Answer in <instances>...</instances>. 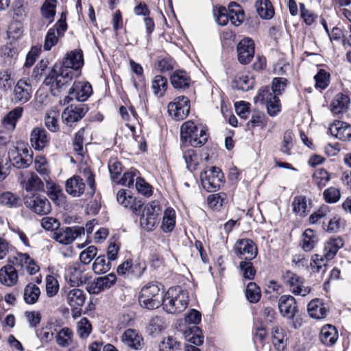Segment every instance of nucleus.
<instances>
[{"instance_id":"obj_1","label":"nucleus","mask_w":351,"mask_h":351,"mask_svg":"<svg viewBox=\"0 0 351 351\" xmlns=\"http://www.w3.org/2000/svg\"><path fill=\"white\" fill-rule=\"evenodd\" d=\"M84 64L82 50H74L66 53L62 63H56L44 83L50 86L53 95H58L61 89L70 83L73 77V70Z\"/></svg>"},{"instance_id":"obj_2","label":"nucleus","mask_w":351,"mask_h":351,"mask_svg":"<svg viewBox=\"0 0 351 351\" xmlns=\"http://www.w3.org/2000/svg\"><path fill=\"white\" fill-rule=\"evenodd\" d=\"M188 302L187 291L180 287H174L167 290L161 304L166 312L179 313L186 309Z\"/></svg>"},{"instance_id":"obj_3","label":"nucleus","mask_w":351,"mask_h":351,"mask_svg":"<svg viewBox=\"0 0 351 351\" xmlns=\"http://www.w3.org/2000/svg\"><path fill=\"white\" fill-rule=\"evenodd\" d=\"M206 128L202 125L188 121L182 123L180 128V138L184 142H188L193 147H201L208 138Z\"/></svg>"},{"instance_id":"obj_4","label":"nucleus","mask_w":351,"mask_h":351,"mask_svg":"<svg viewBox=\"0 0 351 351\" xmlns=\"http://www.w3.org/2000/svg\"><path fill=\"white\" fill-rule=\"evenodd\" d=\"M162 285L156 281L149 282L141 290L138 302L141 307L149 310L158 308L164 296L161 293Z\"/></svg>"},{"instance_id":"obj_5","label":"nucleus","mask_w":351,"mask_h":351,"mask_svg":"<svg viewBox=\"0 0 351 351\" xmlns=\"http://www.w3.org/2000/svg\"><path fill=\"white\" fill-rule=\"evenodd\" d=\"M216 21L219 25H226L230 21L234 26L240 25L244 21V12L237 2H230L228 8L220 7L214 12Z\"/></svg>"},{"instance_id":"obj_6","label":"nucleus","mask_w":351,"mask_h":351,"mask_svg":"<svg viewBox=\"0 0 351 351\" xmlns=\"http://www.w3.org/2000/svg\"><path fill=\"white\" fill-rule=\"evenodd\" d=\"M223 173L217 167H207L200 173L203 188L208 192L218 191L224 182Z\"/></svg>"},{"instance_id":"obj_7","label":"nucleus","mask_w":351,"mask_h":351,"mask_svg":"<svg viewBox=\"0 0 351 351\" xmlns=\"http://www.w3.org/2000/svg\"><path fill=\"white\" fill-rule=\"evenodd\" d=\"M285 286L295 295L306 296L311 292V287L305 285L304 280L291 271H286L282 276Z\"/></svg>"},{"instance_id":"obj_8","label":"nucleus","mask_w":351,"mask_h":351,"mask_svg":"<svg viewBox=\"0 0 351 351\" xmlns=\"http://www.w3.org/2000/svg\"><path fill=\"white\" fill-rule=\"evenodd\" d=\"M161 213L162 208L158 201H152L148 203L140 219L141 227L147 231L153 230L159 221V216Z\"/></svg>"},{"instance_id":"obj_9","label":"nucleus","mask_w":351,"mask_h":351,"mask_svg":"<svg viewBox=\"0 0 351 351\" xmlns=\"http://www.w3.org/2000/svg\"><path fill=\"white\" fill-rule=\"evenodd\" d=\"M255 103L265 104L267 112L270 116H275L280 110V103L278 95L266 86L261 88L254 97Z\"/></svg>"},{"instance_id":"obj_10","label":"nucleus","mask_w":351,"mask_h":351,"mask_svg":"<svg viewBox=\"0 0 351 351\" xmlns=\"http://www.w3.org/2000/svg\"><path fill=\"white\" fill-rule=\"evenodd\" d=\"M189 111V99L184 95L176 97L168 105L169 115L178 121L184 119L188 116Z\"/></svg>"},{"instance_id":"obj_11","label":"nucleus","mask_w":351,"mask_h":351,"mask_svg":"<svg viewBox=\"0 0 351 351\" xmlns=\"http://www.w3.org/2000/svg\"><path fill=\"white\" fill-rule=\"evenodd\" d=\"M19 181L23 189L28 193L44 191V183L34 172L25 171L21 173Z\"/></svg>"},{"instance_id":"obj_12","label":"nucleus","mask_w":351,"mask_h":351,"mask_svg":"<svg viewBox=\"0 0 351 351\" xmlns=\"http://www.w3.org/2000/svg\"><path fill=\"white\" fill-rule=\"evenodd\" d=\"M85 228L81 226L66 227L65 228H58L54 232L53 238L57 242L69 245L82 234H84Z\"/></svg>"},{"instance_id":"obj_13","label":"nucleus","mask_w":351,"mask_h":351,"mask_svg":"<svg viewBox=\"0 0 351 351\" xmlns=\"http://www.w3.org/2000/svg\"><path fill=\"white\" fill-rule=\"evenodd\" d=\"M88 108L85 104L71 105L66 107L62 113V122L68 126L81 120L88 112Z\"/></svg>"},{"instance_id":"obj_14","label":"nucleus","mask_w":351,"mask_h":351,"mask_svg":"<svg viewBox=\"0 0 351 351\" xmlns=\"http://www.w3.org/2000/svg\"><path fill=\"white\" fill-rule=\"evenodd\" d=\"M235 254L241 260L252 261L257 255V248L250 239H243L236 242L234 246Z\"/></svg>"},{"instance_id":"obj_15","label":"nucleus","mask_w":351,"mask_h":351,"mask_svg":"<svg viewBox=\"0 0 351 351\" xmlns=\"http://www.w3.org/2000/svg\"><path fill=\"white\" fill-rule=\"evenodd\" d=\"M237 58L241 64H248L254 57V42L250 38L239 41L237 47Z\"/></svg>"},{"instance_id":"obj_16","label":"nucleus","mask_w":351,"mask_h":351,"mask_svg":"<svg viewBox=\"0 0 351 351\" xmlns=\"http://www.w3.org/2000/svg\"><path fill=\"white\" fill-rule=\"evenodd\" d=\"M25 204L32 212L40 215H47L51 210L49 201L46 197L40 195H33L27 198Z\"/></svg>"},{"instance_id":"obj_17","label":"nucleus","mask_w":351,"mask_h":351,"mask_svg":"<svg viewBox=\"0 0 351 351\" xmlns=\"http://www.w3.org/2000/svg\"><path fill=\"white\" fill-rule=\"evenodd\" d=\"M117 281L114 274L111 273L107 276L99 277L90 283L87 287V291L90 294H99L103 291L110 289Z\"/></svg>"},{"instance_id":"obj_18","label":"nucleus","mask_w":351,"mask_h":351,"mask_svg":"<svg viewBox=\"0 0 351 351\" xmlns=\"http://www.w3.org/2000/svg\"><path fill=\"white\" fill-rule=\"evenodd\" d=\"M278 308L284 317L293 320L295 313L298 312L295 299L290 295H282L278 301Z\"/></svg>"},{"instance_id":"obj_19","label":"nucleus","mask_w":351,"mask_h":351,"mask_svg":"<svg viewBox=\"0 0 351 351\" xmlns=\"http://www.w3.org/2000/svg\"><path fill=\"white\" fill-rule=\"evenodd\" d=\"M29 141L36 150L41 151L49 145V137L45 128L36 127L30 133Z\"/></svg>"},{"instance_id":"obj_20","label":"nucleus","mask_w":351,"mask_h":351,"mask_svg":"<svg viewBox=\"0 0 351 351\" xmlns=\"http://www.w3.org/2000/svg\"><path fill=\"white\" fill-rule=\"evenodd\" d=\"M69 93L73 95L78 101H85L91 95L93 88L88 82L78 81L74 82Z\"/></svg>"},{"instance_id":"obj_21","label":"nucleus","mask_w":351,"mask_h":351,"mask_svg":"<svg viewBox=\"0 0 351 351\" xmlns=\"http://www.w3.org/2000/svg\"><path fill=\"white\" fill-rule=\"evenodd\" d=\"M329 132L336 138L342 141H348L351 139V125L348 123L336 121L329 127Z\"/></svg>"},{"instance_id":"obj_22","label":"nucleus","mask_w":351,"mask_h":351,"mask_svg":"<svg viewBox=\"0 0 351 351\" xmlns=\"http://www.w3.org/2000/svg\"><path fill=\"white\" fill-rule=\"evenodd\" d=\"M32 87L28 81L21 79L18 81L14 89V99L18 103H25L31 97Z\"/></svg>"},{"instance_id":"obj_23","label":"nucleus","mask_w":351,"mask_h":351,"mask_svg":"<svg viewBox=\"0 0 351 351\" xmlns=\"http://www.w3.org/2000/svg\"><path fill=\"white\" fill-rule=\"evenodd\" d=\"M19 274L13 265H6L0 269V282L7 287L16 285Z\"/></svg>"},{"instance_id":"obj_24","label":"nucleus","mask_w":351,"mask_h":351,"mask_svg":"<svg viewBox=\"0 0 351 351\" xmlns=\"http://www.w3.org/2000/svg\"><path fill=\"white\" fill-rule=\"evenodd\" d=\"M86 185L82 178L74 176L68 179L65 183L66 193L73 197H80L85 191Z\"/></svg>"},{"instance_id":"obj_25","label":"nucleus","mask_w":351,"mask_h":351,"mask_svg":"<svg viewBox=\"0 0 351 351\" xmlns=\"http://www.w3.org/2000/svg\"><path fill=\"white\" fill-rule=\"evenodd\" d=\"M350 105V99L348 95L343 93L337 94L330 103V110L333 114H339L346 112Z\"/></svg>"},{"instance_id":"obj_26","label":"nucleus","mask_w":351,"mask_h":351,"mask_svg":"<svg viewBox=\"0 0 351 351\" xmlns=\"http://www.w3.org/2000/svg\"><path fill=\"white\" fill-rule=\"evenodd\" d=\"M64 295L69 306L77 308L84 305L86 300L84 292L80 289H65Z\"/></svg>"},{"instance_id":"obj_27","label":"nucleus","mask_w":351,"mask_h":351,"mask_svg":"<svg viewBox=\"0 0 351 351\" xmlns=\"http://www.w3.org/2000/svg\"><path fill=\"white\" fill-rule=\"evenodd\" d=\"M23 108L18 106L10 110L3 119L2 125L8 131L13 132L17 121L21 118Z\"/></svg>"},{"instance_id":"obj_28","label":"nucleus","mask_w":351,"mask_h":351,"mask_svg":"<svg viewBox=\"0 0 351 351\" xmlns=\"http://www.w3.org/2000/svg\"><path fill=\"white\" fill-rule=\"evenodd\" d=\"M121 340L123 343L128 347L134 350H138L141 348L143 338L135 330H126L122 335Z\"/></svg>"},{"instance_id":"obj_29","label":"nucleus","mask_w":351,"mask_h":351,"mask_svg":"<svg viewBox=\"0 0 351 351\" xmlns=\"http://www.w3.org/2000/svg\"><path fill=\"white\" fill-rule=\"evenodd\" d=\"M45 183L46 193L48 197L55 204L60 205L62 204L64 202V195L60 186L52 182L50 178L46 180Z\"/></svg>"},{"instance_id":"obj_30","label":"nucleus","mask_w":351,"mask_h":351,"mask_svg":"<svg viewBox=\"0 0 351 351\" xmlns=\"http://www.w3.org/2000/svg\"><path fill=\"white\" fill-rule=\"evenodd\" d=\"M271 341L275 349L278 351H283L287 344V338L285 330L280 326H274L271 329Z\"/></svg>"},{"instance_id":"obj_31","label":"nucleus","mask_w":351,"mask_h":351,"mask_svg":"<svg viewBox=\"0 0 351 351\" xmlns=\"http://www.w3.org/2000/svg\"><path fill=\"white\" fill-rule=\"evenodd\" d=\"M84 268L75 264L69 267L68 269L69 280L73 285H80L86 283L88 278L84 274Z\"/></svg>"},{"instance_id":"obj_32","label":"nucleus","mask_w":351,"mask_h":351,"mask_svg":"<svg viewBox=\"0 0 351 351\" xmlns=\"http://www.w3.org/2000/svg\"><path fill=\"white\" fill-rule=\"evenodd\" d=\"M319 339L324 345L332 346L338 339L337 330L332 325H326L322 328Z\"/></svg>"},{"instance_id":"obj_33","label":"nucleus","mask_w":351,"mask_h":351,"mask_svg":"<svg viewBox=\"0 0 351 351\" xmlns=\"http://www.w3.org/2000/svg\"><path fill=\"white\" fill-rule=\"evenodd\" d=\"M171 83L177 89H185L189 88L191 79L186 71L177 70L171 76Z\"/></svg>"},{"instance_id":"obj_34","label":"nucleus","mask_w":351,"mask_h":351,"mask_svg":"<svg viewBox=\"0 0 351 351\" xmlns=\"http://www.w3.org/2000/svg\"><path fill=\"white\" fill-rule=\"evenodd\" d=\"M309 315L315 319L324 318L327 315V309L319 299L312 300L307 306Z\"/></svg>"},{"instance_id":"obj_35","label":"nucleus","mask_w":351,"mask_h":351,"mask_svg":"<svg viewBox=\"0 0 351 351\" xmlns=\"http://www.w3.org/2000/svg\"><path fill=\"white\" fill-rule=\"evenodd\" d=\"M343 245V242L341 238L329 239L324 245L323 256L326 260L332 259Z\"/></svg>"},{"instance_id":"obj_36","label":"nucleus","mask_w":351,"mask_h":351,"mask_svg":"<svg viewBox=\"0 0 351 351\" xmlns=\"http://www.w3.org/2000/svg\"><path fill=\"white\" fill-rule=\"evenodd\" d=\"M59 117V111L54 108L48 110L45 115V125L51 132H56L60 129Z\"/></svg>"},{"instance_id":"obj_37","label":"nucleus","mask_w":351,"mask_h":351,"mask_svg":"<svg viewBox=\"0 0 351 351\" xmlns=\"http://www.w3.org/2000/svg\"><path fill=\"white\" fill-rule=\"evenodd\" d=\"M186 340L196 346H200L204 342L202 330L196 326L188 327L184 331Z\"/></svg>"},{"instance_id":"obj_38","label":"nucleus","mask_w":351,"mask_h":351,"mask_svg":"<svg viewBox=\"0 0 351 351\" xmlns=\"http://www.w3.org/2000/svg\"><path fill=\"white\" fill-rule=\"evenodd\" d=\"M40 295L39 287L33 283H29L24 289L23 299L27 304H34L38 300Z\"/></svg>"},{"instance_id":"obj_39","label":"nucleus","mask_w":351,"mask_h":351,"mask_svg":"<svg viewBox=\"0 0 351 351\" xmlns=\"http://www.w3.org/2000/svg\"><path fill=\"white\" fill-rule=\"evenodd\" d=\"M318 242V238L314 231L311 229H307L302 234L301 245L306 251H311Z\"/></svg>"},{"instance_id":"obj_40","label":"nucleus","mask_w":351,"mask_h":351,"mask_svg":"<svg viewBox=\"0 0 351 351\" xmlns=\"http://www.w3.org/2000/svg\"><path fill=\"white\" fill-rule=\"evenodd\" d=\"M292 206L293 213L300 217L306 216L310 208L306 197L303 195L295 197L292 202Z\"/></svg>"},{"instance_id":"obj_41","label":"nucleus","mask_w":351,"mask_h":351,"mask_svg":"<svg viewBox=\"0 0 351 351\" xmlns=\"http://www.w3.org/2000/svg\"><path fill=\"white\" fill-rule=\"evenodd\" d=\"M256 12L258 15L264 19H271L274 11L269 0H259L256 3Z\"/></svg>"},{"instance_id":"obj_42","label":"nucleus","mask_w":351,"mask_h":351,"mask_svg":"<svg viewBox=\"0 0 351 351\" xmlns=\"http://www.w3.org/2000/svg\"><path fill=\"white\" fill-rule=\"evenodd\" d=\"M55 338L58 346L66 348L72 343L73 332L67 327L62 328L57 332Z\"/></svg>"},{"instance_id":"obj_43","label":"nucleus","mask_w":351,"mask_h":351,"mask_svg":"<svg viewBox=\"0 0 351 351\" xmlns=\"http://www.w3.org/2000/svg\"><path fill=\"white\" fill-rule=\"evenodd\" d=\"M176 223V213L173 209L167 208L164 212L161 228L165 232H171Z\"/></svg>"},{"instance_id":"obj_44","label":"nucleus","mask_w":351,"mask_h":351,"mask_svg":"<svg viewBox=\"0 0 351 351\" xmlns=\"http://www.w3.org/2000/svg\"><path fill=\"white\" fill-rule=\"evenodd\" d=\"M8 156L10 160L12 162L13 165L19 169L27 168L32 164V160L29 158H23L19 154L17 150H14V149L8 152Z\"/></svg>"},{"instance_id":"obj_45","label":"nucleus","mask_w":351,"mask_h":351,"mask_svg":"<svg viewBox=\"0 0 351 351\" xmlns=\"http://www.w3.org/2000/svg\"><path fill=\"white\" fill-rule=\"evenodd\" d=\"M152 87L154 95L162 97L167 88V80L162 75H156L152 80Z\"/></svg>"},{"instance_id":"obj_46","label":"nucleus","mask_w":351,"mask_h":351,"mask_svg":"<svg viewBox=\"0 0 351 351\" xmlns=\"http://www.w3.org/2000/svg\"><path fill=\"white\" fill-rule=\"evenodd\" d=\"M207 202L211 208L219 210L223 204L228 202V198L225 193H219L210 195L207 198Z\"/></svg>"},{"instance_id":"obj_47","label":"nucleus","mask_w":351,"mask_h":351,"mask_svg":"<svg viewBox=\"0 0 351 351\" xmlns=\"http://www.w3.org/2000/svg\"><path fill=\"white\" fill-rule=\"evenodd\" d=\"M294 135L291 130H287L283 134L282 141L281 143L280 151L287 154H291V149L294 145Z\"/></svg>"},{"instance_id":"obj_48","label":"nucleus","mask_w":351,"mask_h":351,"mask_svg":"<svg viewBox=\"0 0 351 351\" xmlns=\"http://www.w3.org/2000/svg\"><path fill=\"white\" fill-rule=\"evenodd\" d=\"M183 158L189 171H193L197 169L199 160L194 149H189L185 151L183 154Z\"/></svg>"},{"instance_id":"obj_49","label":"nucleus","mask_w":351,"mask_h":351,"mask_svg":"<svg viewBox=\"0 0 351 351\" xmlns=\"http://www.w3.org/2000/svg\"><path fill=\"white\" fill-rule=\"evenodd\" d=\"M330 179L329 173L322 168L315 170L313 175V182L319 188L325 186Z\"/></svg>"},{"instance_id":"obj_50","label":"nucleus","mask_w":351,"mask_h":351,"mask_svg":"<svg viewBox=\"0 0 351 351\" xmlns=\"http://www.w3.org/2000/svg\"><path fill=\"white\" fill-rule=\"evenodd\" d=\"M245 295L250 302L256 303L261 296V289L255 282H250L245 290Z\"/></svg>"},{"instance_id":"obj_51","label":"nucleus","mask_w":351,"mask_h":351,"mask_svg":"<svg viewBox=\"0 0 351 351\" xmlns=\"http://www.w3.org/2000/svg\"><path fill=\"white\" fill-rule=\"evenodd\" d=\"M330 77L329 73L324 69H320L314 77L315 88L324 90L328 87L330 84Z\"/></svg>"},{"instance_id":"obj_52","label":"nucleus","mask_w":351,"mask_h":351,"mask_svg":"<svg viewBox=\"0 0 351 351\" xmlns=\"http://www.w3.org/2000/svg\"><path fill=\"white\" fill-rule=\"evenodd\" d=\"M110 269V263L106 261L105 256H99L95 258L93 264V270L95 274H104Z\"/></svg>"},{"instance_id":"obj_53","label":"nucleus","mask_w":351,"mask_h":351,"mask_svg":"<svg viewBox=\"0 0 351 351\" xmlns=\"http://www.w3.org/2000/svg\"><path fill=\"white\" fill-rule=\"evenodd\" d=\"M234 83L238 89L247 91L252 88L254 80L246 75H238L234 79Z\"/></svg>"},{"instance_id":"obj_54","label":"nucleus","mask_w":351,"mask_h":351,"mask_svg":"<svg viewBox=\"0 0 351 351\" xmlns=\"http://www.w3.org/2000/svg\"><path fill=\"white\" fill-rule=\"evenodd\" d=\"M0 204L9 207H17L20 204V199L11 192H5L0 195Z\"/></svg>"},{"instance_id":"obj_55","label":"nucleus","mask_w":351,"mask_h":351,"mask_svg":"<svg viewBox=\"0 0 351 351\" xmlns=\"http://www.w3.org/2000/svg\"><path fill=\"white\" fill-rule=\"evenodd\" d=\"M92 331V326L88 319L86 317H82L77 325V332L80 338H87Z\"/></svg>"},{"instance_id":"obj_56","label":"nucleus","mask_w":351,"mask_h":351,"mask_svg":"<svg viewBox=\"0 0 351 351\" xmlns=\"http://www.w3.org/2000/svg\"><path fill=\"white\" fill-rule=\"evenodd\" d=\"M56 0H46L41 8L43 16L49 20L51 23L53 20V17L56 14Z\"/></svg>"},{"instance_id":"obj_57","label":"nucleus","mask_w":351,"mask_h":351,"mask_svg":"<svg viewBox=\"0 0 351 351\" xmlns=\"http://www.w3.org/2000/svg\"><path fill=\"white\" fill-rule=\"evenodd\" d=\"M34 166L36 171L43 177L45 181L50 178L49 176V169L48 168V165L45 158H36L34 161Z\"/></svg>"},{"instance_id":"obj_58","label":"nucleus","mask_w":351,"mask_h":351,"mask_svg":"<svg viewBox=\"0 0 351 351\" xmlns=\"http://www.w3.org/2000/svg\"><path fill=\"white\" fill-rule=\"evenodd\" d=\"M180 343L172 337H167L159 343V351H176L180 349Z\"/></svg>"},{"instance_id":"obj_59","label":"nucleus","mask_w":351,"mask_h":351,"mask_svg":"<svg viewBox=\"0 0 351 351\" xmlns=\"http://www.w3.org/2000/svg\"><path fill=\"white\" fill-rule=\"evenodd\" d=\"M108 169L111 179L116 182L121 176L123 167L116 158H111L108 162Z\"/></svg>"},{"instance_id":"obj_60","label":"nucleus","mask_w":351,"mask_h":351,"mask_svg":"<svg viewBox=\"0 0 351 351\" xmlns=\"http://www.w3.org/2000/svg\"><path fill=\"white\" fill-rule=\"evenodd\" d=\"M59 37L60 36L57 34V31L56 29H49L45 38L43 45L45 50L49 51L55 46L58 42Z\"/></svg>"},{"instance_id":"obj_61","label":"nucleus","mask_w":351,"mask_h":351,"mask_svg":"<svg viewBox=\"0 0 351 351\" xmlns=\"http://www.w3.org/2000/svg\"><path fill=\"white\" fill-rule=\"evenodd\" d=\"M239 267L245 278L249 280L254 278L256 271L251 261H242L239 264Z\"/></svg>"},{"instance_id":"obj_62","label":"nucleus","mask_w":351,"mask_h":351,"mask_svg":"<svg viewBox=\"0 0 351 351\" xmlns=\"http://www.w3.org/2000/svg\"><path fill=\"white\" fill-rule=\"evenodd\" d=\"M97 249L93 245L88 247L86 250L82 251L80 254V261L84 264L88 265L97 255Z\"/></svg>"},{"instance_id":"obj_63","label":"nucleus","mask_w":351,"mask_h":351,"mask_svg":"<svg viewBox=\"0 0 351 351\" xmlns=\"http://www.w3.org/2000/svg\"><path fill=\"white\" fill-rule=\"evenodd\" d=\"M58 280L52 276L46 278V293L48 297H53L58 291Z\"/></svg>"},{"instance_id":"obj_64","label":"nucleus","mask_w":351,"mask_h":351,"mask_svg":"<svg viewBox=\"0 0 351 351\" xmlns=\"http://www.w3.org/2000/svg\"><path fill=\"white\" fill-rule=\"evenodd\" d=\"M29 261H31V257L26 253L17 252L12 258L10 259V262L12 265H15L21 268H25Z\"/></svg>"}]
</instances>
